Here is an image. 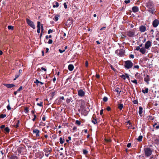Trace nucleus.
<instances>
[{
    "mask_svg": "<svg viewBox=\"0 0 159 159\" xmlns=\"http://www.w3.org/2000/svg\"><path fill=\"white\" fill-rule=\"evenodd\" d=\"M72 21L70 20H67V23H69L70 25L72 24Z\"/></svg>",
    "mask_w": 159,
    "mask_h": 159,
    "instance_id": "338daca9",
    "label": "nucleus"
},
{
    "mask_svg": "<svg viewBox=\"0 0 159 159\" xmlns=\"http://www.w3.org/2000/svg\"><path fill=\"white\" fill-rule=\"evenodd\" d=\"M132 10L133 12H138L139 10V8L136 6H134L133 7Z\"/></svg>",
    "mask_w": 159,
    "mask_h": 159,
    "instance_id": "4468645a",
    "label": "nucleus"
},
{
    "mask_svg": "<svg viewBox=\"0 0 159 159\" xmlns=\"http://www.w3.org/2000/svg\"><path fill=\"white\" fill-rule=\"evenodd\" d=\"M130 2V0H125V2L126 4H128V3H129Z\"/></svg>",
    "mask_w": 159,
    "mask_h": 159,
    "instance_id": "09e8293b",
    "label": "nucleus"
},
{
    "mask_svg": "<svg viewBox=\"0 0 159 159\" xmlns=\"http://www.w3.org/2000/svg\"><path fill=\"white\" fill-rule=\"evenodd\" d=\"M41 69L42 70H44V71H47V70L46 69L43 68V67H42L41 68Z\"/></svg>",
    "mask_w": 159,
    "mask_h": 159,
    "instance_id": "6e6d98bb",
    "label": "nucleus"
},
{
    "mask_svg": "<svg viewBox=\"0 0 159 159\" xmlns=\"http://www.w3.org/2000/svg\"><path fill=\"white\" fill-rule=\"evenodd\" d=\"M103 109H102L101 110L100 114L101 115H102L103 113Z\"/></svg>",
    "mask_w": 159,
    "mask_h": 159,
    "instance_id": "bf43d9fd",
    "label": "nucleus"
},
{
    "mask_svg": "<svg viewBox=\"0 0 159 159\" xmlns=\"http://www.w3.org/2000/svg\"><path fill=\"white\" fill-rule=\"evenodd\" d=\"M107 110L108 111H110L111 110V108L109 107H108L107 108Z\"/></svg>",
    "mask_w": 159,
    "mask_h": 159,
    "instance_id": "e2e57ef3",
    "label": "nucleus"
},
{
    "mask_svg": "<svg viewBox=\"0 0 159 159\" xmlns=\"http://www.w3.org/2000/svg\"><path fill=\"white\" fill-rule=\"evenodd\" d=\"M88 152L86 150H83V153L84 154H86Z\"/></svg>",
    "mask_w": 159,
    "mask_h": 159,
    "instance_id": "de8ad7c7",
    "label": "nucleus"
},
{
    "mask_svg": "<svg viewBox=\"0 0 159 159\" xmlns=\"http://www.w3.org/2000/svg\"><path fill=\"white\" fill-rule=\"evenodd\" d=\"M71 100V98H67L66 101V103H69L70 102Z\"/></svg>",
    "mask_w": 159,
    "mask_h": 159,
    "instance_id": "e433bc0d",
    "label": "nucleus"
},
{
    "mask_svg": "<svg viewBox=\"0 0 159 159\" xmlns=\"http://www.w3.org/2000/svg\"><path fill=\"white\" fill-rule=\"evenodd\" d=\"M144 152L145 155L147 157H149L152 154V150L149 148H145L144 149Z\"/></svg>",
    "mask_w": 159,
    "mask_h": 159,
    "instance_id": "f03ea898",
    "label": "nucleus"
},
{
    "mask_svg": "<svg viewBox=\"0 0 159 159\" xmlns=\"http://www.w3.org/2000/svg\"><path fill=\"white\" fill-rule=\"evenodd\" d=\"M134 31H129L126 32V35L129 37H133L135 36Z\"/></svg>",
    "mask_w": 159,
    "mask_h": 159,
    "instance_id": "39448f33",
    "label": "nucleus"
},
{
    "mask_svg": "<svg viewBox=\"0 0 159 159\" xmlns=\"http://www.w3.org/2000/svg\"><path fill=\"white\" fill-rule=\"evenodd\" d=\"M59 142L61 144H62L64 142V139L60 137L59 139Z\"/></svg>",
    "mask_w": 159,
    "mask_h": 159,
    "instance_id": "393cba45",
    "label": "nucleus"
},
{
    "mask_svg": "<svg viewBox=\"0 0 159 159\" xmlns=\"http://www.w3.org/2000/svg\"><path fill=\"white\" fill-rule=\"evenodd\" d=\"M120 77L124 79H125L126 78H129V76L127 74H125V75H123L120 76Z\"/></svg>",
    "mask_w": 159,
    "mask_h": 159,
    "instance_id": "f3484780",
    "label": "nucleus"
},
{
    "mask_svg": "<svg viewBox=\"0 0 159 159\" xmlns=\"http://www.w3.org/2000/svg\"><path fill=\"white\" fill-rule=\"evenodd\" d=\"M142 92L143 93H148V88H145L144 89H143L142 90Z\"/></svg>",
    "mask_w": 159,
    "mask_h": 159,
    "instance_id": "a211bd4d",
    "label": "nucleus"
},
{
    "mask_svg": "<svg viewBox=\"0 0 159 159\" xmlns=\"http://www.w3.org/2000/svg\"><path fill=\"white\" fill-rule=\"evenodd\" d=\"M33 133L35 135L36 137H38L39 136L40 131L39 130L36 129H34L33 130Z\"/></svg>",
    "mask_w": 159,
    "mask_h": 159,
    "instance_id": "6e6552de",
    "label": "nucleus"
},
{
    "mask_svg": "<svg viewBox=\"0 0 159 159\" xmlns=\"http://www.w3.org/2000/svg\"><path fill=\"white\" fill-rule=\"evenodd\" d=\"M43 150L46 153H50L52 151V149L50 148H46L44 149Z\"/></svg>",
    "mask_w": 159,
    "mask_h": 159,
    "instance_id": "f8f14e48",
    "label": "nucleus"
},
{
    "mask_svg": "<svg viewBox=\"0 0 159 159\" xmlns=\"http://www.w3.org/2000/svg\"><path fill=\"white\" fill-rule=\"evenodd\" d=\"M5 131L6 132H7V133H9V131H10V129L8 127H6L5 129Z\"/></svg>",
    "mask_w": 159,
    "mask_h": 159,
    "instance_id": "c85d7f7f",
    "label": "nucleus"
},
{
    "mask_svg": "<svg viewBox=\"0 0 159 159\" xmlns=\"http://www.w3.org/2000/svg\"><path fill=\"white\" fill-rule=\"evenodd\" d=\"M10 159H18V157L15 155H12L9 158Z\"/></svg>",
    "mask_w": 159,
    "mask_h": 159,
    "instance_id": "4be33fe9",
    "label": "nucleus"
},
{
    "mask_svg": "<svg viewBox=\"0 0 159 159\" xmlns=\"http://www.w3.org/2000/svg\"><path fill=\"white\" fill-rule=\"evenodd\" d=\"M37 28L39 29H40L41 28V24L39 21H38L37 22Z\"/></svg>",
    "mask_w": 159,
    "mask_h": 159,
    "instance_id": "cd10ccee",
    "label": "nucleus"
},
{
    "mask_svg": "<svg viewBox=\"0 0 159 159\" xmlns=\"http://www.w3.org/2000/svg\"><path fill=\"white\" fill-rule=\"evenodd\" d=\"M68 68L70 71H72L74 68V66L72 64H70L68 66Z\"/></svg>",
    "mask_w": 159,
    "mask_h": 159,
    "instance_id": "2eb2a0df",
    "label": "nucleus"
},
{
    "mask_svg": "<svg viewBox=\"0 0 159 159\" xmlns=\"http://www.w3.org/2000/svg\"><path fill=\"white\" fill-rule=\"evenodd\" d=\"M123 107L122 104H119L118 106V108L120 110H121Z\"/></svg>",
    "mask_w": 159,
    "mask_h": 159,
    "instance_id": "b1692460",
    "label": "nucleus"
},
{
    "mask_svg": "<svg viewBox=\"0 0 159 159\" xmlns=\"http://www.w3.org/2000/svg\"><path fill=\"white\" fill-rule=\"evenodd\" d=\"M141 48H140V47H139V46H138L136 47V50H137V51H138L139 50H140V49Z\"/></svg>",
    "mask_w": 159,
    "mask_h": 159,
    "instance_id": "13d9d810",
    "label": "nucleus"
},
{
    "mask_svg": "<svg viewBox=\"0 0 159 159\" xmlns=\"http://www.w3.org/2000/svg\"><path fill=\"white\" fill-rule=\"evenodd\" d=\"M52 43V39H49L48 41V43L49 44H51Z\"/></svg>",
    "mask_w": 159,
    "mask_h": 159,
    "instance_id": "3c124183",
    "label": "nucleus"
},
{
    "mask_svg": "<svg viewBox=\"0 0 159 159\" xmlns=\"http://www.w3.org/2000/svg\"><path fill=\"white\" fill-rule=\"evenodd\" d=\"M157 123H155L153 125V126L155 127L156 129H159V125H157Z\"/></svg>",
    "mask_w": 159,
    "mask_h": 159,
    "instance_id": "2f4dec72",
    "label": "nucleus"
},
{
    "mask_svg": "<svg viewBox=\"0 0 159 159\" xmlns=\"http://www.w3.org/2000/svg\"><path fill=\"white\" fill-rule=\"evenodd\" d=\"M126 37V36L124 34H122L121 36V38L124 39Z\"/></svg>",
    "mask_w": 159,
    "mask_h": 159,
    "instance_id": "4d7b16f0",
    "label": "nucleus"
},
{
    "mask_svg": "<svg viewBox=\"0 0 159 159\" xmlns=\"http://www.w3.org/2000/svg\"><path fill=\"white\" fill-rule=\"evenodd\" d=\"M85 66L87 67L88 66V62L87 61H86L85 64Z\"/></svg>",
    "mask_w": 159,
    "mask_h": 159,
    "instance_id": "680f3d73",
    "label": "nucleus"
},
{
    "mask_svg": "<svg viewBox=\"0 0 159 159\" xmlns=\"http://www.w3.org/2000/svg\"><path fill=\"white\" fill-rule=\"evenodd\" d=\"M139 30L141 32H144L146 30V28L145 26L141 25L139 27Z\"/></svg>",
    "mask_w": 159,
    "mask_h": 159,
    "instance_id": "9b49d317",
    "label": "nucleus"
},
{
    "mask_svg": "<svg viewBox=\"0 0 159 159\" xmlns=\"http://www.w3.org/2000/svg\"><path fill=\"white\" fill-rule=\"evenodd\" d=\"M130 57L132 58H134V55L133 54H130Z\"/></svg>",
    "mask_w": 159,
    "mask_h": 159,
    "instance_id": "0e129e2a",
    "label": "nucleus"
},
{
    "mask_svg": "<svg viewBox=\"0 0 159 159\" xmlns=\"http://www.w3.org/2000/svg\"><path fill=\"white\" fill-rule=\"evenodd\" d=\"M64 8H65V9H66L67 8V5L66 4V2H65L64 3Z\"/></svg>",
    "mask_w": 159,
    "mask_h": 159,
    "instance_id": "864d4df0",
    "label": "nucleus"
},
{
    "mask_svg": "<svg viewBox=\"0 0 159 159\" xmlns=\"http://www.w3.org/2000/svg\"><path fill=\"white\" fill-rule=\"evenodd\" d=\"M92 121L94 124H96L97 123L96 120L94 118H93Z\"/></svg>",
    "mask_w": 159,
    "mask_h": 159,
    "instance_id": "7c9ffc66",
    "label": "nucleus"
},
{
    "mask_svg": "<svg viewBox=\"0 0 159 159\" xmlns=\"http://www.w3.org/2000/svg\"><path fill=\"white\" fill-rule=\"evenodd\" d=\"M34 118L33 119V120L34 121L35 120V119H36V116L35 114L34 115Z\"/></svg>",
    "mask_w": 159,
    "mask_h": 159,
    "instance_id": "052dcab7",
    "label": "nucleus"
},
{
    "mask_svg": "<svg viewBox=\"0 0 159 159\" xmlns=\"http://www.w3.org/2000/svg\"><path fill=\"white\" fill-rule=\"evenodd\" d=\"M44 30L43 27V25H41V35H42V32Z\"/></svg>",
    "mask_w": 159,
    "mask_h": 159,
    "instance_id": "37998d69",
    "label": "nucleus"
},
{
    "mask_svg": "<svg viewBox=\"0 0 159 159\" xmlns=\"http://www.w3.org/2000/svg\"><path fill=\"white\" fill-rule=\"evenodd\" d=\"M8 29L9 30H12L13 29V27L11 25H9L8 26Z\"/></svg>",
    "mask_w": 159,
    "mask_h": 159,
    "instance_id": "473e14b6",
    "label": "nucleus"
},
{
    "mask_svg": "<svg viewBox=\"0 0 159 159\" xmlns=\"http://www.w3.org/2000/svg\"><path fill=\"white\" fill-rule=\"evenodd\" d=\"M40 81H39L38 80H36V81L34 82V83L38 85V84L39 83Z\"/></svg>",
    "mask_w": 159,
    "mask_h": 159,
    "instance_id": "c03bdc74",
    "label": "nucleus"
},
{
    "mask_svg": "<svg viewBox=\"0 0 159 159\" xmlns=\"http://www.w3.org/2000/svg\"><path fill=\"white\" fill-rule=\"evenodd\" d=\"M131 143H128L127 145V147H128V148H129L130 146H131Z\"/></svg>",
    "mask_w": 159,
    "mask_h": 159,
    "instance_id": "69168bd1",
    "label": "nucleus"
},
{
    "mask_svg": "<svg viewBox=\"0 0 159 159\" xmlns=\"http://www.w3.org/2000/svg\"><path fill=\"white\" fill-rule=\"evenodd\" d=\"M151 43L150 41H147L145 44V48L146 49H148L151 46Z\"/></svg>",
    "mask_w": 159,
    "mask_h": 159,
    "instance_id": "9d476101",
    "label": "nucleus"
},
{
    "mask_svg": "<svg viewBox=\"0 0 159 159\" xmlns=\"http://www.w3.org/2000/svg\"><path fill=\"white\" fill-rule=\"evenodd\" d=\"M59 3L57 2H54L53 7H59Z\"/></svg>",
    "mask_w": 159,
    "mask_h": 159,
    "instance_id": "412c9836",
    "label": "nucleus"
},
{
    "mask_svg": "<svg viewBox=\"0 0 159 159\" xmlns=\"http://www.w3.org/2000/svg\"><path fill=\"white\" fill-rule=\"evenodd\" d=\"M43 102H41L40 103H37V105L39 106H40V107H42L43 106Z\"/></svg>",
    "mask_w": 159,
    "mask_h": 159,
    "instance_id": "58836bf2",
    "label": "nucleus"
},
{
    "mask_svg": "<svg viewBox=\"0 0 159 159\" xmlns=\"http://www.w3.org/2000/svg\"><path fill=\"white\" fill-rule=\"evenodd\" d=\"M159 24L158 20L157 19H155L153 21L152 25L154 27H156Z\"/></svg>",
    "mask_w": 159,
    "mask_h": 159,
    "instance_id": "1a4fd4ad",
    "label": "nucleus"
},
{
    "mask_svg": "<svg viewBox=\"0 0 159 159\" xmlns=\"http://www.w3.org/2000/svg\"><path fill=\"white\" fill-rule=\"evenodd\" d=\"M77 129V128L76 126H74L73 128V130H76Z\"/></svg>",
    "mask_w": 159,
    "mask_h": 159,
    "instance_id": "774afa93",
    "label": "nucleus"
},
{
    "mask_svg": "<svg viewBox=\"0 0 159 159\" xmlns=\"http://www.w3.org/2000/svg\"><path fill=\"white\" fill-rule=\"evenodd\" d=\"M75 123L76 125H80L81 122L80 121H79L78 120H76L75 121Z\"/></svg>",
    "mask_w": 159,
    "mask_h": 159,
    "instance_id": "f704fd0d",
    "label": "nucleus"
},
{
    "mask_svg": "<svg viewBox=\"0 0 159 159\" xmlns=\"http://www.w3.org/2000/svg\"><path fill=\"white\" fill-rule=\"evenodd\" d=\"M142 111H143V108L141 107H139V115L140 116H142Z\"/></svg>",
    "mask_w": 159,
    "mask_h": 159,
    "instance_id": "6ab92c4d",
    "label": "nucleus"
},
{
    "mask_svg": "<svg viewBox=\"0 0 159 159\" xmlns=\"http://www.w3.org/2000/svg\"><path fill=\"white\" fill-rule=\"evenodd\" d=\"M131 81L133 83H134L135 84H137V81L135 79L134 80H131Z\"/></svg>",
    "mask_w": 159,
    "mask_h": 159,
    "instance_id": "4c0bfd02",
    "label": "nucleus"
},
{
    "mask_svg": "<svg viewBox=\"0 0 159 159\" xmlns=\"http://www.w3.org/2000/svg\"><path fill=\"white\" fill-rule=\"evenodd\" d=\"M147 7L149 9V11L152 13H153L154 12V9L153 5L152 4H147Z\"/></svg>",
    "mask_w": 159,
    "mask_h": 159,
    "instance_id": "0eeeda50",
    "label": "nucleus"
},
{
    "mask_svg": "<svg viewBox=\"0 0 159 159\" xmlns=\"http://www.w3.org/2000/svg\"><path fill=\"white\" fill-rule=\"evenodd\" d=\"M144 81L146 82L147 84H149V82L150 80L149 76L148 75H147L144 77Z\"/></svg>",
    "mask_w": 159,
    "mask_h": 159,
    "instance_id": "ddd939ff",
    "label": "nucleus"
},
{
    "mask_svg": "<svg viewBox=\"0 0 159 159\" xmlns=\"http://www.w3.org/2000/svg\"><path fill=\"white\" fill-rule=\"evenodd\" d=\"M155 142L157 144H159V139L157 138L155 140Z\"/></svg>",
    "mask_w": 159,
    "mask_h": 159,
    "instance_id": "c756f323",
    "label": "nucleus"
},
{
    "mask_svg": "<svg viewBox=\"0 0 159 159\" xmlns=\"http://www.w3.org/2000/svg\"><path fill=\"white\" fill-rule=\"evenodd\" d=\"M146 49L144 48H141L139 50V51L143 54H144L146 52Z\"/></svg>",
    "mask_w": 159,
    "mask_h": 159,
    "instance_id": "aec40b11",
    "label": "nucleus"
},
{
    "mask_svg": "<svg viewBox=\"0 0 159 159\" xmlns=\"http://www.w3.org/2000/svg\"><path fill=\"white\" fill-rule=\"evenodd\" d=\"M143 138V136L142 135H140L138 137V138L137 139V140L139 141H142V139Z\"/></svg>",
    "mask_w": 159,
    "mask_h": 159,
    "instance_id": "bb28decb",
    "label": "nucleus"
},
{
    "mask_svg": "<svg viewBox=\"0 0 159 159\" xmlns=\"http://www.w3.org/2000/svg\"><path fill=\"white\" fill-rule=\"evenodd\" d=\"M118 89H119L118 88H116L115 90V91L116 92H117V93H120V92H121V91H119V90H118Z\"/></svg>",
    "mask_w": 159,
    "mask_h": 159,
    "instance_id": "8fccbe9b",
    "label": "nucleus"
},
{
    "mask_svg": "<svg viewBox=\"0 0 159 159\" xmlns=\"http://www.w3.org/2000/svg\"><path fill=\"white\" fill-rule=\"evenodd\" d=\"M7 109L8 110H10L11 109V107H10V105L9 104H8L7 106Z\"/></svg>",
    "mask_w": 159,
    "mask_h": 159,
    "instance_id": "a18cd8bd",
    "label": "nucleus"
},
{
    "mask_svg": "<svg viewBox=\"0 0 159 159\" xmlns=\"http://www.w3.org/2000/svg\"><path fill=\"white\" fill-rule=\"evenodd\" d=\"M60 16V15H57L55 16L54 17L55 20L56 21H57L58 20V17Z\"/></svg>",
    "mask_w": 159,
    "mask_h": 159,
    "instance_id": "a878e982",
    "label": "nucleus"
},
{
    "mask_svg": "<svg viewBox=\"0 0 159 159\" xmlns=\"http://www.w3.org/2000/svg\"><path fill=\"white\" fill-rule=\"evenodd\" d=\"M29 111V110L28 108L27 107H26L25 108V111H24L25 113H27Z\"/></svg>",
    "mask_w": 159,
    "mask_h": 159,
    "instance_id": "72a5a7b5",
    "label": "nucleus"
},
{
    "mask_svg": "<svg viewBox=\"0 0 159 159\" xmlns=\"http://www.w3.org/2000/svg\"><path fill=\"white\" fill-rule=\"evenodd\" d=\"M53 32V30H51V29H49L48 31V34H50V33L52 32Z\"/></svg>",
    "mask_w": 159,
    "mask_h": 159,
    "instance_id": "49530a36",
    "label": "nucleus"
},
{
    "mask_svg": "<svg viewBox=\"0 0 159 159\" xmlns=\"http://www.w3.org/2000/svg\"><path fill=\"white\" fill-rule=\"evenodd\" d=\"M22 89V86H21L19 88V89L17 90V92H20V90H21Z\"/></svg>",
    "mask_w": 159,
    "mask_h": 159,
    "instance_id": "79ce46f5",
    "label": "nucleus"
},
{
    "mask_svg": "<svg viewBox=\"0 0 159 159\" xmlns=\"http://www.w3.org/2000/svg\"><path fill=\"white\" fill-rule=\"evenodd\" d=\"M139 66L138 65H136L135 66H134L133 67V69H139Z\"/></svg>",
    "mask_w": 159,
    "mask_h": 159,
    "instance_id": "a19ab883",
    "label": "nucleus"
},
{
    "mask_svg": "<svg viewBox=\"0 0 159 159\" xmlns=\"http://www.w3.org/2000/svg\"><path fill=\"white\" fill-rule=\"evenodd\" d=\"M4 85L7 88H10L15 86V85L11 84H5Z\"/></svg>",
    "mask_w": 159,
    "mask_h": 159,
    "instance_id": "dca6fc26",
    "label": "nucleus"
},
{
    "mask_svg": "<svg viewBox=\"0 0 159 159\" xmlns=\"http://www.w3.org/2000/svg\"><path fill=\"white\" fill-rule=\"evenodd\" d=\"M133 66V64L130 60H127L125 62L124 66L126 69H129L131 68Z\"/></svg>",
    "mask_w": 159,
    "mask_h": 159,
    "instance_id": "f257e3e1",
    "label": "nucleus"
},
{
    "mask_svg": "<svg viewBox=\"0 0 159 159\" xmlns=\"http://www.w3.org/2000/svg\"><path fill=\"white\" fill-rule=\"evenodd\" d=\"M52 38V36L51 35H49V36H48V35H47L46 36V38L47 39H48L49 38Z\"/></svg>",
    "mask_w": 159,
    "mask_h": 159,
    "instance_id": "603ef678",
    "label": "nucleus"
},
{
    "mask_svg": "<svg viewBox=\"0 0 159 159\" xmlns=\"http://www.w3.org/2000/svg\"><path fill=\"white\" fill-rule=\"evenodd\" d=\"M5 114H1L0 115V117L1 118H3L6 117Z\"/></svg>",
    "mask_w": 159,
    "mask_h": 159,
    "instance_id": "c9c22d12",
    "label": "nucleus"
},
{
    "mask_svg": "<svg viewBox=\"0 0 159 159\" xmlns=\"http://www.w3.org/2000/svg\"><path fill=\"white\" fill-rule=\"evenodd\" d=\"M59 52L61 53H63V52H64L65 51V50H62L61 49H59Z\"/></svg>",
    "mask_w": 159,
    "mask_h": 159,
    "instance_id": "5fc2aeb1",
    "label": "nucleus"
},
{
    "mask_svg": "<svg viewBox=\"0 0 159 159\" xmlns=\"http://www.w3.org/2000/svg\"><path fill=\"white\" fill-rule=\"evenodd\" d=\"M107 100H108V98H107V97H104V98H103V100L104 101L106 102L107 101Z\"/></svg>",
    "mask_w": 159,
    "mask_h": 159,
    "instance_id": "ea45409f",
    "label": "nucleus"
},
{
    "mask_svg": "<svg viewBox=\"0 0 159 159\" xmlns=\"http://www.w3.org/2000/svg\"><path fill=\"white\" fill-rule=\"evenodd\" d=\"M85 94V92L81 89L78 90V95L80 97H83Z\"/></svg>",
    "mask_w": 159,
    "mask_h": 159,
    "instance_id": "423d86ee",
    "label": "nucleus"
},
{
    "mask_svg": "<svg viewBox=\"0 0 159 159\" xmlns=\"http://www.w3.org/2000/svg\"><path fill=\"white\" fill-rule=\"evenodd\" d=\"M26 22L28 25L33 28L34 29L35 28V25L33 21L30 20L28 18L26 19Z\"/></svg>",
    "mask_w": 159,
    "mask_h": 159,
    "instance_id": "7ed1b4c3",
    "label": "nucleus"
},
{
    "mask_svg": "<svg viewBox=\"0 0 159 159\" xmlns=\"http://www.w3.org/2000/svg\"><path fill=\"white\" fill-rule=\"evenodd\" d=\"M20 124V121L19 120H18L17 121V122L15 123L14 124V126L16 128H17L19 126V125Z\"/></svg>",
    "mask_w": 159,
    "mask_h": 159,
    "instance_id": "5701e85b",
    "label": "nucleus"
},
{
    "mask_svg": "<svg viewBox=\"0 0 159 159\" xmlns=\"http://www.w3.org/2000/svg\"><path fill=\"white\" fill-rule=\"evenodd\" d=\"M117 55L120 57L123 56L125 51L123 49L117 50L115 52Z\"/></svg>",
    "mask_w": 159,
    "mask_h": 159,
    "instance_id": "20e7f679",
    "label": "nucleus"
}]
</instances>
